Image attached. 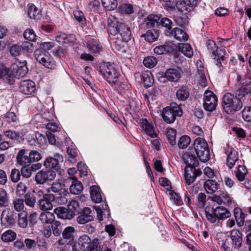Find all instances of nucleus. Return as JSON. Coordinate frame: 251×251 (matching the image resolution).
I'll list each match as a JSON object with an SVG mask.
<instances>
[{"mask_svg": "<svg viewBox=\"0 0 251 251\" xmlns=\"http://www.w3.org/2000/svg\"><path fill=\"white\" fill-rule=\"evenodd\" d=\"M16 238V233L12 230H8L2 233L1 239L4 242L8 243L14 241Z\"/></svg>", "mask_w": 251, "mask_h": 251, "instance_id": "43", "label": "nucleus"}, {"mask_svg": "<svg viewBox=\"0 0 251 251\" xmlns=\"http://www.w3.org/2000/svg\"><path fill=\"white\" fill-rule=\"evenodd\" d=\"M84 44H86L89 50L91 53L97 52L100 49V47L99 46L97 40L91 37H89L87 42L85 41Z\"/></svg>", "mask_w": 251, "mask_h": 251, "instance_id": "30", "label": "nucleus"}, {"mask_svg": "<svg viewBox=\"0 0 251 251\" xmlns=\"http://www.w3.org/2000/svg\"><path fill=\"white\" fill-rule=\"evenodd\" d=\"M157 63L156 58L152 56H149L145 57L143 60L144 65L149 68H153Z\"/></svg>", "mask_w": 251, "mask_h": 251, "instance_id": "57", "label": "nucleus"}, {"mask_svg": "<svg viewBox=\"0 0 251 251\" xmlns=\"http://www.w3.org/2000/svg\"><path fill=\"white\" fill-rule=\"evenodd\" d=\"M172 33L167 36L174 37L176 40L179 41H186L188 39L186 33L181 29L176 27L172 30Z\"/></svg>", "mask_w": 251, "mask_h": 251, "instance_id": "27", "label": "nucleus"}, {"mask_svg": "<svg viewBox=\"0 0 251 251\" xmlns=\"http://www.w3.org/2000/svg\"><path fill=\"white\" fill-rule=\"evenodd\" d=\"M182 115V111L179 106L170 107H166L163 109L162 116L164 121L168 124L174 122L176 117H180Z\"/></svg>", "mask_w": 251, "mask_h": 251, "instance_id": "8", "label": "nucleus"}, {"mask_svg": "<svg viewBox=\"0 0 251 251\" xmlns=\"http://www.w3.org/2000/svg\"><path fill=\"white\" fill-rule=\"evenodd\" d=\"M182 159L186 164L185 168V178L186 182L190 185L196 179L198 176L201 175V170L196 169L199 162L196 156L192 153L187 151L182 156Z\"/></svg>", "mask_w": 251, "mask_h": 251, "instance_id": "1", "label": "nucleus"}, {"mask_svg": "<svg viewBox=\"0 0 251 251\" xmlns=\"http://www.w3.org/2000/svg\"><path fill=\"white\" fill-rule=\"evenodd\" d=\"M18 224L22 228H25L27 226L28 221L27 220V213H20L18 214Z\"/></svg>", "mask_w": 251, "mask_h": 251, "instance_id": "62", "label": "nucleus"}, {"mask_svg": "<svg viewBox=\"0 0 251 251\" xmlns=\"http://www.w3.org/2000/svg\"><path fill=\"white\" fill-rule=\"evenodd\" d=\"M158 30L151 29L147 31L146 33L143 34L141 37H144L146 41L152 43L158 39Z\"/></svg>", "mask_w": 251, "mask_h": 251, "instance_id": "35", "label": "nucleus"}, {"mask_svg": "<svg viewBox=\"0 0 251 251\" xmlns=\"http://www.w3.org/2000/svg\"><path fill=\"white\" fill-rule=\"evenodd\" d=\"M68 208L75 216V213L79 211V205L78 201L76 200L71 201L68 204Z\"/></svg>", "mask_w": 251, "mask_h": 251, "instance_id": "56", "label": "nucleus"}, {"mask_svg": "<svg viewBox=\"0 0 251 251\" xmlns=\"http://www.w3.org/2000/svg\"><path fill=\"white\" fill-rule=\"evenodd\" d=\"M24 198V202L27 206L31 208L34 207L36 201L32 195L27 193L25 195Z\"/></svg>", "mask_w": 251, "mask_h": 251, "instance_id": "58", "label": "nucleus"}, {"mask_svg": "<svg viewBox=\"0 0 251 251\" xmlns=\"http://www.w3.org/2000/svg\"><path fill=\"white\" fill-rule=\"evenodd\" d=\"M214 201L218 203H224L226 204H230L231 200L227 194L223 193L220 196H215L214 197Z\"/></svg>", "mask_w": 251, "mask_h": 251, "instance_id": "55", "label": "nucleus"}, {"mask_svg": "<svg viewBox=\"0 0 251 251\" xmlns=\"http://www.w3.org/2000/svg\"><path fill=\"white\" fill-rule=\"evenodd\" d=\"M140 126L146 133L151 137L156 136L152 126L147 119H142L140 121Z\"/></svg>", "mask_w": 251, "mask_h": 251, "instance_id": "31", "label": "nucleus"}, {"mask_svg": "<svg viewBox=\"0 0 251 251\" xmlns=\"http://www.w3.org/2000/svg\"><path fill=\"white\" fill-rule=\"evenodd\" d=\"M191 142V139L188 136L183 135L179 139L178 147L180 149H184L187 147Z\"/></svg>", "mask_w": 251, "mask_h": 251, "instance_id": "54", "label": "nucleus"}, {"mask_svg": "<svg viewBox=\"0 0 251 251\" xmlns=\"http://www.w3.org/2000/svg\"><path fill=\"white\" fill-rule=\"evenodd\" d=\"M25 39L29 42H34L36 40V35L31 29H26L23 34Z\"/></svg>", "mask_w": 251, "mask_h": 251, "instance_id": "59", "label": "nucleus"}, {"mask_svg": "<svg viewBox=\"0 0 251 251\" xmlns=\"http://www.w3.org/2000/svg\"><path fill=\"white\" fill-rule=\"evenodd\" d=\"M34 57L39 63L46 68L49 69L55 68L56 62L47 51L42 50H36L34 52Z\"/></svg>", "mask_w": 251, "mask_h": 251, "instance_id": "7", "label": "nucleus"}, {"mask_svg": "<svg viewBox=\"0 0 251 251\" xmlns=\"http://www.w3.org/2000/svg\"><path fill=\"white\" fill-rule=\"evenodd\" d=\"M222 105L225 112L228 114H234L243 107L241 99L230 93H226L223 96Z\"/></svg>", "mask_w": 251, "mask_h": 251, "instance_id": "4", "label": "nucleus"}, {"mask_svg": "<svg viewBox=\"0 0 251 251\" xmlns=\"http://www.w3.org/2000/svg\"><path fill=\"white\" fill-rule=\"evenodd\" d=\"M56 176V172L52 170H42L36 173L34 180L38 184H44L49 181L54 180Z\"/></svg>", "mask_w": 251, "mask_h": 251, "instance_id": "10", "label": "nucleus"}, {"mask_svg": "<svg viewBox=\"0 0 251 251\" xmlns=\"http://www.w3.org/2000/svg\"><path fill=\"white\" fill-rule=\"evenodd\" d=\"M19 89L25 95H31L35 92V84L30 80H24L21 81Z\"/></svg>", "mask_w": 251, "mask_h": 251, "instance_id": "16", "label": "nucleus"}, {"mask_svg": "<svg viewBox=\"0 0 251 251\" xmlns=\"http://www.w3.org/2000/svg\"><path fill=\"white\" fill-rule=\"evenodd\" d=\"M234 215L236 221L237 225L242 226L244 223L245 215L240 208H235L234 210Z\"/></svg>", "mask_w": 251, "mask_h": 251, "instance_id": "42", "label": "nucleus"}, {"mask_svg": "<svg viewBox=\"0 0 251 251\" xmlns=\"http://www.w3.org/2000/svg\"><path fill=\"white\" fill-rule=\"evenodd\" d=\"M52 53L56 56L61 57L65 56L67 53V50L62 47H55L52 50Z\"/></svg>", "mask_w": 251, "mask_h": 251, "instance_id": "63", "label": "nucleus"}, {"mask_svg": "<svg viewBox=\"0 0 251 251\" xmlns=\"http://www.w3.org/2000/svg\"><path fill=\"white\" fill-rule=\"evenodd\" d=\"M179 50L186 56L191 58L193 55V50L188 44H180L178 46Z\"/></svg>", "mask_w": 251, "mask_h": 251, "instance_id": "41", "label": "nucleus"}, {"mask_svg": "<svg viewBox=\"0 0 251 251\" xmlns=\"http://www.w3.org/2000/svg\"><path fill=\"white\" fill-rule=\"evenodd\" d=\"M176 131L173 128H168L166 133V137L169 143L172 146L176 144Z\"/></svg>", "mask_w": 251, "mask_h": 251, "instance_id": "45", "label": "nucleus"}, {"mask_svg": "<svg viewBox=\"0 0 251 251\" xmlns=\"http://www.w3.org/2000/svg\"><path fill=\"white\" fill-rule=\"evenodd\" d=\"M54 213L57 215L58 218L62 219L70 220L74 217L73 213L69 210V209L64 207H58L55 208Z\"/></svg>", "mask_w": 251, "mask_h": 251, "instance_id": "24", "label": "nucleus"}, {"mask_svg": "<svg viewBox=\"0 0 251 251\" xmlns=\"http://www.w3.org/2000/svg\"><path fill=\"white\" fill-rule=\"evenodd\" d=\"M9 198L6 191L2 188L0 189V207H6L9 203Z\"/></svg>", "mask_w": 251, "mask_h": 251, "instance_id": "48", "label": "nucleus"}, {"mask_svg": "<svg viewBox=\"0 0 251 251\" xmlns=\"http://www.w3.org/2000/svg\"><path fill=\"white\" fill-rule=\"evenodd\" d=\"M50 227L52 230V233L54 236H58L60 235L62 227L59 222L55 220L50 224Z\"/></svg>", "mask_w": 251, "mask_h": 251, "instance_id": "51", "label": "nucleus"}, {"mask_svg": "<svg viewBox=\"0 0 251 251\" xmlns=\"http://www.w3.org/2000/svg\"><path fill=\"white\" fill-rule=\"evenodd\" d=\"M135 9V5L129 2H124L120 5L119 10L124 14H130L134 12Z\"/></svg>", "mask_w": 251, "mask_h": 251, "instance_id": "37", "label": "nucleus"}, {"mask_svg": "<svg viewBox=\"0 0 251 251\" xmlns=\"http://www.w3.org/2000/svg\"><path fill=\"white\" fill-rule=\"evenodd\" d=\"M48 192L57 193L59 196H68V192L62 189V185L59 182H54L51 186L48 189Z\"/></svg>", "mask_w": 251, "mask_h": 251, "instance_id": "32", "label": "nucleus"}, {"mask_svg": "<svg viewBox=\"0 0 251 251\" xmlns=\"http://www.w3.org/2000/svg\"><path fill=\"white\" fill-rule=\"evenodd\" d=\"M17 163L23 166H27L30 163V159L27 151L23 149L21 150L17 156Z\"/></svg>", "mask_w": 251, "mask_h": 251, "instance_id": "21", "label": "nucleus"}, {"mask_svg": "<svg viewBox=\"0 0 251 251\" xmlns=\"http://www.w3.org/2000/svg\"><path fill=\"white\" fill-rule=\"evenodd\" d=\"M27 188V186L25 183L23 182H20L18 183L17 185L16 191L17 196L20 197L25 195Z\"/></svg>", "mask_w": 251, "mask_h": 251, "instance_id": "60", "label": "nucleus"}, {"mask_svg": "<svg viewBox=\"0 0 251 251\" xmlns=\"http://www.w3.org/2000/svg\"><path fill=\"white\" fill-rule=\"evenodd\" d=\"M159 27H165L166 29L164 30V34L166 35H170L172 33V22L168 18H162L159 21Z\"/></svg>", "mask_w": 251, "mask_h": 251, "instance_id": "29", "label": "nucleus"}, {"mask_svg": "<svg viewBox=\"0 0 251 251\" xmlns=\"http://www.w3.org/2000/svg\"><path fill=\"white\" fill-rule=\"evenodd\" d=\"M75 231V229L74 227L69 226L66 227L62 231V237L65 240L66 244L71 245L73 243Z\"/></svg>", "mask_w": 251, "mask_h": 251, "instance_id": "25", "label": "nucleus"}, {"mask_svg": "<svg viewBox=\"0 0 251 251\" xmlns=\"http://www.w3.org/2000/svg\"><path fill=\"white\" fill-rule=\"evenodd\" d=\"M63 157L59 153H55L54 157H48L44 162V166L49 170H58L59 169V162H63Z\"/></svg>", "mask_w": 251, "mask_h": 251, "instance_id": "13", "label": "nucleus"}, {"mask_svg": "<svg viewBox=\"0 0 251 251\" xmlns=\"http://www.w3.org/2000/svg\"><path fill=\"white\" fill-rule=\"evenodd\" d=\"M128 41L123 40L122 38L117 39L115 42V50L122 53L126 52L127 49Z\"/></svg>", "mask_w": 251, "mask_h": 251, "instance_id": "40", "label": "nucleus"}, {"mask_svg": "<svg viewBox=\"0 0 251 251\" xmlns=\"http://www.w3.org/2000/svg\"><path fill=\"white\" fill-rule=\"evenodd\" d=\"M189 96V89L188 87L183 86L179 88L176 92L177 99L181 101L186 100Z\"/></svg>", "mask_w": 251, "mask_h": 251, "instance_id": "34", "label": "nucleus"}, {"mask_svg": "<svg viewBox=\"0 0 251 251\" xmlns=\"http://www.w3.org/2000/svg\"><path fill=\"white\" fill-rule=\"evenodd\" d=\"M14 209L17 212L24 211L25 208L24 200L23 199L17 198L13 201Z\"/></svg>", "mask_w": 251, "mask_h": 251, "instance_id": "49", "label": "nucleus"}, {"mask_svg": "<svg viewBox=\"0 0 251 251\" xmlns=\"http://www.w3.org/2000/svg\"><path fill=\"white\" fill-rule=\"evenodd\" d=\"M103 6L109 11L115 9L118 6L117 0H101Z\"/></svg>", "mask_w": 251, "mask_h": 251, "instance_id": "47", "label": "nucleus"}, {"mask_svg": "<svg viewBox=\"0 0 251 251\" xmlns=\"http://www.w3.org/2000/svg\"><path fill=\"white\" fill-rule=\"evenodd\" d=\"M91 198L92 200L96 202L99 203L101 201L102 198L100 192V188L97 186H92L90 190Z\"/></svg>", "mask_w": 251, "mask_h": 251, "instance_id": "36", "label": "nucleus"}, {"mask_svg": "<svg viewBox=\"0 0 251 251\" xmlns=\"http://www.w3.org/2000/svg\"><path fill=\"white\" fill-rule=\"evenodd\" d=\"M203 100V106L205 110L212 112L216 109L217 98L211 91L207 90L204 92Z\"/></svg>", "mask_w": 251, "mask_h": 251, "instance_id": "9", "label": "nucleus"}, {"mask_svg": "<svg viewBox=\"0 0 251 251\" xmlns=\"http://www.w3.org/2000/svg\"><path fill=\"white\" fill-rule=\"evenodd\" d=\"M170 199L173 201L174 204L177 205H181L183 204V201L180 196L172 190H170L169 192Z\"/></svg>", "mask_w": 251, "mask_h": 251, "instance_id": "61", "label": "nucleus"}, {"mask_svg": "<svg viewBox=\"0 0 251 251\" xmlns=\"http://www.w3.org/2000/svg\"><path fill=\"white\" fill-rule=\"evenodd\" d=\"M108 29L111 35H119L123 40L129 41L131 38L130 27L125 24L118 21L117 19H109Z\"/></svg>", "mask_w": 251, "mask_h": 251, "instance_id": "3", "label": "nucleus"}, {"mask_svg": "<svg viewBox=\"0 0 251 251\" xmlns=\"http://www.w3.org/2000/svg\"><path fill=\"white\" fill-rule=\"evenodd\" d=\"M93 216L92 211L89 207H84L80 212V215L77 217V221L79 224H85L93 221Z\"/></svg>", "mask_w": 251, "mask_h": 251, "instance_id": "18", "label": "nucleus"}, {"mask_svg": "<svg viewBox=\"0 0 251 251\" xmlns=\"http://www.w3.org/2000/svg\"><path fill=\"white\" fill-rule=\"evenodd\" d=\"M227 155L226 165L229 168H232L238 159V152L232 148H228L226 150Z\"/></svg>", "mask_w": 251, "mask_h": 251, "instance_id": "20", "label": "nucleus"}, {"mask_svg": "<svg viewBox=\"0 0 251 251\" xmlns=\"http://www.w3.org/2000/svg\"><path fill=\"white\" fill-rule=\"evenodd\" d=\"M105 248L107 247L102 245L101 240L98 238H95L92 240L91 248L88 251H91L92 250H93V251H100L105 249Z\"/></svg>", "mask_w": 251, "mask_h": 251, "instance_id": "44", "label": "nucleus"}, {"mask_svg": "<svg viewBox=\"0 0 251 251\" xmlns=\"http://www.w3.org/2000/svg\"><path fill=\"white\" fill-rule=\"evenodd\" d=\"M16 220V216L12 211L9 209H6L3 211L1 215L2 223L11 226L15 223Z\"/></svg>", "mask_w": 251, "mask_h": 251, "instance_id": "19", "label": "nucleus"}, {"mask_svg": "<svg viewBox=\"0 0 251 251\" xmlns=\"http://www.w3.org/2000/svg\"><path fill=\"white\" fill-rule=\"evenodd\" d=\"M11 69L16 78H19L25 76L28 72L26 61L24 60L23 62H19L18 64H13Z\"/></svg>", "mask_w": 251, "mask_h": 251, "instance_id": "14", "label": "nucleus"}, {"mask_svg": "<svg viewBox=\"0 0 251 251\" xmlns=\"http://www.w3.org/2000/svg\"><path fill=\"white\" fill-rule=\"evenodd\" d=\"M27 14L30 19L38 20L41 18V10L33 3L27 5Z\"/></svg>", "mask_w": 251, "mask_h": 251, "instance_id": "26", "label": "nucleus"}, {"mask_svg": "<svg viewBox=\"0 0 251 251\" xmlns=\"http://www.w3.org/2000/svg\"><path fill=\"white\" fill-rule=\"evenodd\" d=\"M204 187L206 191L209 194H213L219 188L218 183L213 180L208 179L205 181Z\"/></svg>", "mask_w": 251, "mask_h": 251, "instance_id": "33", "label": "nucleus"}, {"mask_svg": "<svg viewBox=\"0 0 251 251\" xmlns=\"http://www.w3.org/2000/svg\"><path fill=\"white\" fill-rule=\"evenodd\" d=\"M92 240L86 234L80 236L78 239V245L79 248L83 251H89L91 248Z\"/></svg>", "mask_w": 251, "mask_h": 251, "instance_id": "23", "label": "nucleus"}, {"mask_svg": "<svg viewBox=\"0 0 251 251\" xmlns=\"http://www.w3.org/2000/svg\"><path fill=\"white\" fill-rule=\"evenodd\" d=\"M3 80L7 83L11 85L13 84L15 81V75L13 74V71L9 69H5V72L3 75Z\"/></svg>", "mask_w": 251, "mask_h": 251, "instance_id": "46", "label": "nucleus"}, {"mask_svg": "<svg viewBox=\"0 0 251 251\" xmlns=\"http://www.w3.org/2000/svg\"><path fill=\"white\" fill-rule=\"evenodd\" d=\"M99 72L112 86L115 87L119 86L121 75L114 64L109 62L102 63L99 67Z\"/></svg>", "mask_w": 251, "mask_h": 251, "instance_id": "2", "label": "nucleus"}, {"mask_svg": "<svg viewBox=\"0 0 251 251\" xmlns=\"http://www.w3.org/2000/svg\"><path fill=\"white\" fill-rule=\"evenodd\" d=\"M196 152L202 162H206L210 159V150L206 141L201 137L196 139L194 142Z\"/></svg>", "mask_w": 251, "mask_h": 251, "instance_id": "6", "label": "nucleus"}, {"mask_svg": "<svg viewBox=\"0 0 251 251\" xmlns=\"http://www.w3.org/2000/svg\"><path fill=\"white\" fill-rule=\"evenodd\" d=\"M158 77L159 81L163 83L167 80L177 81L180 77V73L177 69H169L165 73H159Z\"/></svg>", "mask_w": 251, "mask_h": 251, "instance_id": "12", "label": "nucleus"}, {"mask_svg": "<svg viewBox=\"0 0 251 251\" xmlns=\"http://www.w3.org/2000/svg\"><path fill=\"white\" fill-rule=\"evenodd\" d=\"M205 212L206 217L209 222L212 224L217 223L218 225L231 216L230 211L223 206H217L215 208L206 207Z\"/></svg>", "mask_w": 251, "mask_h": 251, "instance_id": "5", "label": "nucleus"}, {"mask_svg": "<svg viewBox=\"0 0 251 251\" xmlns=\"http://www.w3.org/2000/svg\"><path fill=\"white\" fill-rule=\"evenodd\" d=\"M206 46L208 50L211 52L213 59L216 61V64L218 67L221 65V61L224 59L223 50H218V47L216 43L211 40H208L206 42Z\"/></svg>", "mask_w": 251, "mask_h": 251, "instance_id": "11", "label": "nucleus"}, {"mask_svg": "<svg viewBox=\"0 0 251 251\" xmlns=\"http://www.w3.org/2000/svg\"><path fill=\"white\" fill-rule=\"evenodd\" d=\"M142 79L145 87H150L153 84L154 80L151 72H148L143 75Z\"/></svg>", "mask_w": 251, "mask_h": 251, "instance_id": "50", "label": "nucleus"}, {"mask_svg": "<svg viewBox=\"0 0 251 251\" xmlns=\"http://www.w3.org/2000/svg\"><path fill=\"white\" fill-rule=\"evenodd\" d=\"M243 118L247 122H251V107H245L242 112Z\"/></svg>", "mask_w": 251, "mask_h": 251, "instance_id": "64", "label": "nucleus"}, {"mask_svg": "<svg viewBox=\"0 0 251 251\" xmlns=\"http://www.w3.org/2000/svg\"><path fill=\"white\" fill-rule=\"evenodd\" d=\"M197 66L198 68L197 72L199 75V82L201 84L202 86L205 85L207 81L204 72V67L201 61L197 62Z\"/></svg>", "mask_w": 251, "mask_h": 251, "instance_id": "38", "label": "nucleus"}, {"mask_svg": "<svg viewBox=\"0 0 251 251\" xmlns=\"http://www.w3.org/2000/svg\"><path fill=\"white\" fill-rule=\"evenodd\" d=\"M247 174V170L244 166L239 165L237 171L235 172L236 176L237 179L242 181L244 180L245 177Z\"/></svg>", "mask_w": 251, "mask_h": 251, "instance_id": "53", "label": "nucleus"}, {"mask_svg": "<svg viewBox=\"0 0 251 251\" xmlns=\"http://www.w3.org/2000/svg\"><path fill=\"white\" fill-rule=\"evenodd\" d=\"M230 238L231 240L232 247L236 249H240L242 247L243 239L242 234L238 229H233L231 231Z\"/></svg>", "mask_w": 251, "mask_h": 251, "instance_id": "15", "label": "nucleus"}, {"mask_svg": "<svg viewBox=\"0 0 251 251\" xmlns=\"http://www.w3.org/2000/svg\"><path fill=\"white\" fill-rule=\"evenodd\" d=\"M163 3V5L167 10L173 11L177 6V0H159Z\"/></svg>", "mask_w": 251, "mask_h": 251, "instance_id": "52", "label": "nucleus"}, {"mask_svg": "<svg viewBox=\"0 0 251 251\" xmlns=\"http://www.w3.org/2000/svg\"><path fill=\"white\" fill-rule=\"evenodd\" d=\"M160 17L157 15L150 14L144 20L148 28L159 27Z\"/></svg>", "mask_w": 251, "mask_h": 251, "instance_id": "22", "label": "nucleus"}, {"mask_svg": "<svg viewBox=\"0 0 251 251\" xmlns=\"http://www.w3.org/2000/svg\"><path fill=\"white\" fill-rule=\"evenodd\" d=\"M55 197L51 194H47L44 198L38 200L39 208L43 211H48L52 208L51 201L54 200Z\"/></svg>", "mask_w": 251, "mask_h": 251, "instance_id": "17", "label": "nucleus"}, {"mask_svg": "<svg viewBox=\"0 0 251 251\" xmlns=\"http://www.w3.org/2000/svg\"><path fill=\"white\" fill-rule=\"evenodd\" d=\"M83 189L82 183L77 180L76 178H73L72 181V184L70 187V191L72 194H79Z\"/></svg>", "mask_w": 251, "mask_h": 251, "instance_id": "28", "label": "nucleus"}, {"mask_svg": "<svg viewBox=\"0 0 251 251\" xmlns=\"http://www.w3.org/2000/svg\"><path fill=\"white\" fill-rule=\"evenodd\" d=\"M40 220L42 223L51 224L55 221V216L53 213L46 211L42 212L40 215Z\"/></svg>", "mask_w": 251, "mask_h": 251, "instance_id": "39", "label": "nucleus"}]
</instances>
